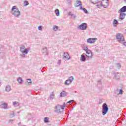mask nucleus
<instances>
[{
	"mask_svg": "<svg viewBox=\"0 0 126 126\" xmlns=\"http://www.w3.org/2000/svg\"><path fill=\"white\" fill-rule=\"evenodd\" d=\"M64 108H65V103L64 102L63 103V105L58 104L55 107L56 110H55V112L57 114H61V113L63 112Z\"/></svg>",
	"mask_w": 126,
	"mask_h": 126,
	"instance_id": "nucleus-2",
	"label": "nucleus"
},
{
	"mask_svg": "<svg viewBox=\"0 0 126 126\" xmlns=\"http://www.w3.org/2000/svg\"><path fill=\"white\" fill-rule=\"evenodd\" d=\"M86 56L87 57L88 59H92L93 55L92 53H91V50H88V51L86 52Z\"/></svg>",
	"mask_w": 126,
	"mask_h": 126,
	"instance_id": "nucleus-8",
	"label": "nucleus"
},
{
	"mask_svg": "<svg viewBox=\"0 0 126 126\" xmlns=\"http://www.w3.org/2000/svg\"><path fill=\"white\" fill-rule=\"evenodd\" d=\"M68 15L69 16H71V18H72L73 19H75V18H76V17H77V16H76V15L74 14L71 12H69L68 13Z\"/></svg>",
	"mask_w": 126,
	"mask_h": 126,
	"instance_id": "nucleus-13",
	"label": "nucleus"
},
{
	"mask_svg": "<svg viewBox=\"0 0 126 126\" xmlns=\"http://www.w3.org/2000/svg\"><path fill=\"white\" fill-rule=\"evenodd\" d=\"M71 102H74V100H69V101H68L67 102V104H70V103H71Z\"/></svg>",
	"mask_w": 126,
	"mask_h": 126,
	"instance_id": "nucleus-38",
	"label": "nucleus"
},
{
	"mask_svg": "<svg viewBox=\"0 0 126 126\" xmlns=\"http://www.w3.org/2000/svg\"><path fill=\"white\" fill-rule=\"evenodd\" d=\"M50 99H55V94L54 93H52L50 95Z\"/></svg>",
	"mask_w": 126,
	"mask_h": 126,
	"instance_id": "nucleus-25",
	"label": "nucleus"
},
{
	"mask_svg": "<svg viewBox=\"0 0 126 126\" xmlns=\"http://www.w3.org/2000/svg\"><path fill=\"white\" fill-rule=\"evenodd\" d=\"M17 103H18V102H17V101H14L13 102V105H16V104H17Z\"/></svg>",
	"mask_w": 126,
	"mask_h": 126,
	"instance_id": "nucleus-41",
	"label": "nucleus"
},
{
	"mask_svg": "<svg viewBox=\"0 0 126 126\" xmlns=\"http://www.w3.org/2000/svg\"><path fill=\"white\" fill-rule=\"evenodd\" d=\"M119 11L122 13H124V12H126V6H124L123 7H122L120 10Z\"/></svg>",
	"mask_w": 126,
	"mask_h": 126,
	"instance_id": "nucleus-18",
	"label": "nucleus"
},
{
	"mask_svg": "<svg viewBox=\"0 0 126 126\" xmlns=\"http://www.w3.org/2000/svg\"><path fill=\"white\" fill-rule=\"evenodd\" d=\"M98 84H101V80H100L98 81Z\"/></svg>",
	"mask_w": 126,
	"mask_h": 126,
	"instance_id": "nucleus-42",
	"label": "nucleus"
},
{
	"mask_svg": "<svg viewBox=\"0 0 126 126\" xmlns=\"http://www.w3.org/2000/svg\"><path fill=\"white\" fill-rule=\"evenodd\" d=\"M109 112V107H108V105L107 103H104L102 105V115L103 116H105L107 115V113Z\"/></svg>",
	"mask_w": 126,
	"mask_h": 126,
	"instance_id": "nucleus-3",
	"label": "nucleus"
},
{
	"mask_svg": "<svg viewBox=\"0 0 126 126\" xmlns=\"http://www.w3.org/2000/svg\"><path fill=\"white\" fill-rule=\"evenodd\" d=\"M58 29H59V27H58L57 26H54L53 27V30L54 31H57V30H58Z\"/></svg>",
	"mask_w": 126,
	"mask_h": 126,
	"instance_id": "nucleus-30",
	"label": "nucleus"
},
{
	"mask_svg": "<svg viewBox=\"0 0 126 126\" xmlns=\"http://www.w3.org/2000/svg\"><path fill=\"white\" fill-rule=\"evenodd\" d=\"M80 9L82 10H83L85 13H88V11L87 10V9H86L85 8H83L82 6H80Z\"/></svg>",
	"mask_w": 126,
	"mask_h": 126,
	"instance_id": "nucleus-20",
	"label": "nucleus"
},
{
	"mask_svg": "<svg viewBox=\"0 0 126 126\" xmlns=\"http://www.w3.org/2000/svg\"><path fill=\"white\" fill-rule=\"evenodd\" d=\"M96 40H97L96 38H88L87 40V43H89L90 44H94V43L96 42Z\"/></svg>",
	"mask_w": 126,
	"mask_h": 126,
	"instance_id": "nucleus-7",
	"label": "nucleus"
},
{
	"mask_svg": "<svg viewBox=\"0 0 126 126\" xmlns=\"http://www.w3.org/2000/svg\"><path fill=\"white\" fill-rule=\"evenodd\" d=\"M42 52L43 54H45V53H47V48H43L42 50Z\"/></svg>",
	"mask_w": 126,
	"mask_h": 126,
	"instance_id": "nucleus-31",
	"label": "nucleus"
},
{
	"mask_svg": "<svg viewBox=\"0 0 126 126\" xmlns=\"http://www.w3.org/2000/svg\"><path fill=\"white\" fill-rule=\"evenodd\" d=\"M74 79V78L73 77V76H70L69 77V79L68 80L69 81H70V82H72Z\"/></svg>",
	"mask_w": 126,
	"mask_h": 126,
	"instance_id": "nucleus-26",
	"label": "nucleus"
},
{
	"mask_svg": "<svg viewBox=\"0 0 126 126\" xmlns=\"http://www.w3.org/2000/svg\"><path fill=\"white\" fill-rule=\"evenodd\" d=\"M118 90H119V89H117V91H118Z\"/></svg>",
	"mask_w": 126,
	"mask_h": 126,
	"instance_id": "nucleus-46",
	"label": "nucleus"
},
{
	"mask_svg": "<svg viewBox=\"0 0 126 126\" xmlns=\"http://www.w3.org/2000/svg\"><path fill=\"white\" fill-rule=\"evenodd\" d=\"M10 90H11V87H10V86L9 85H6V86L5 87V91L8 93L10 92Z\"/></svg>",
	"mask_w": 126,
	"mask_h": 126,
	"instance_id": "nucleus-11",
	"label": "nucleus"
},
{
	"mask_svg": "<svg viewBox=\"0 0 126 126\" xmlns=\"http://www.w3.org/2000/svg\"><path fill=\"white\" fill-rule=\"evenodd\" d=\"M0 107L1 108H3L5 110H6L7 109V103L4 102L3 103L1 104Z\"/></svg>",
	"mask_w": 126,
	"mask_h": 126,
	"instance_id": "nucleus-14",
	"label": "nucleus"
},
{
	"mask_svg": "<svg viewBox=\"0 0 126 126\" xmlns=\"http://www.w3.org/2000/svg\"><path fill=\"white\" fill-rule=\"evenodd\" d=\"M62 63V61H61V60H59V63Z\"/></svg>",
	"mask_w": 126,
	"mask_h": 126,
	"instance_id": "nucleus-43",
	"label": "nucleus"
},
{
	"mask_svg": "<svg viewBox=\"0 0 126 126\" xmlns=\"http://www.w3.org/2000/svg\"><path fill=\"white\" fill-rule=\"evenodd\" d=\"M121 44H123L124 46H125L126 47V42H123V43H121Z\"/></svg>",
	"mask_w": 126,
	"mask_h": 126,
	"instance_id": "nucleus-40",
	"label": "nucleus"
},
{
	"mask_svg": "<svg viewBox=\"0 0 126 126\" xmlns=\"http://www.w3.org/2000/svg\"><path fill=\"white\" fill-rule=\"evenodd\" d=\"M38 30L41 31L42 30V26H39L38 27Z\"/></svg>",
	"mask_w": 126,
	"mask_h": 126,
	"instance_id": "nucleus-39",
	"label": "nucleus"
},
{
	"mask_svg": "<svg viewBox=\"0 0 126 126\" xmlns=\"http://www.w3.org/2000/svg\"><path fill=\"white\" fill-rule=\"evenodd\" d=\"M114 77L116 79H120V78L121 77V73L116 72L114 73Z\"/></svg>",
	"mask_w": 126,
	"mask_h": 126,
	"instance_id": "nucleus-12",
	"label": "nucleus"
},
{
	"mask_svg": "<svg viewBox=\"0 0 126 126\" xmlns=\"http://www.w3.org/2000/svg\"><path fill=\"white\" fill-rule=\"evenodd\" d=\"M118 23H119V22H118V20L116 19H114L113 22V25L114 27H117V26L118 25Z\"/></svg>",
	"mask_w": 126,
	"mask_h": 126,
	"instance_id": "nucleus-19",
	"label": "nucleus"
},
{
	"mask_svg": "<svg viewBox=\"0 0 126 126\" xmlns=\"http://www.w3.org/2000/svg\"><path fill=\"white\" fill-rule=\"evenodd\" d=\"M123 93H124V91H123V90H122V89H120L119 90V95H123Z\"/></svg>",
	"mask_w": 126,
	"mask_h": 126,
	"instance_id": "nucleus-34",
	"label": "nucleus"
},
{
	"mask_svg": "<svg viewBox=\"0 0 126 126\" xmlns=\"http://www.w3.org/2000/svg\"><path fill=\"white\" fill-rule=\"evenodd\" d=\"M14 116H15L14 112L11 111L10 114V117L14 118Z\"/></svg>",
	"mask_w": 126,
	"mask_h": 126,
	"instance_id": "nucleus-27",
	"label": "nucleus"
},
{
	"mask_svg": "<svg viewBox=\"0 0 126 126\" xmlns=\"http://www.w3.org/2000/svg\"><path fill=\"white\" fill-rule=\"evenodd\" d=\"M25 46L22 45L20 47V52L21 53H22L23 54H28V52H29V50H28V48H25Z\"/></svg>",
	"mask_w": 126,
	"mask_h": 126,
	"instance_id": "nucleus-5",
	"label": "nucleus"
},
{
	"mask_svg": "<svg viewBox=\"0 0 126 126\" xmlns=\"http://www.w3.org/2000/svg\"><path fill=\"white\" fill-rule=\"evenodd\" d=\"M22 54H20V57L22 58H25V54L24 53H22Z\"/></svg>",
	"mask_w": 126,
	"mask_h": 126,
	"instance_id": "nucleus-37",
	"label": "nucleus"
},
{
	"mask_svg": "<svg viewBox=\"0 0 126 126\" xmlns=\"http://www.w3.org/2000/svg\"><path fill=\"white\" fill-rule=\"evenodd\" d=\"M92 3H94V4H95V3H98L99 2L98 0H91Z\"/></svg>",
	"mask_w": 126,
	"mask_h": 126,
	"instance_id": "nucleus-24",
	"label": "nucleus"
},
{
	"mask_svg": "<svg viewBox=\"0 0 126 126\" xmlns=\"http://www.w3.org/2000/svg\"><path fill=\"white\" fill-rule=\"evenodd\" d=\"M55 13L57 16H60V10L58 9L55 10Z\"/></svg>",
	"mask_w": 126,
	"mask_h": 126,
	"instance_id": "nucleus-23",
	"label": "nucleus"
},
{
	"mask_svg": "<svg viewBox=\"0 0 126 126\" xmlns=\"http://www.w3.org/2000/svg\"><path fill=\"white\" fill-rule=\"evenodd\" d=\"M78 28L80 30H86L87 29V24L85 23H82L78 27Z\"/></svg>",
	"mask_w": 126,
	"mask_h": 126,
	"instance_id": "nucleus-6",
	"label": "nucleus"
},
{
	"mask_svg": "<svg viewBox=\"0 0 126 126\" xmlns=\"http://www.w3.org/2000/svg\"><path fill=\"white\" fill-rule=\"evenodd\" d=\"M27 82H28V84H31L32 83V80L31 79H29L27 80Z\"/></svg>",
	"mask_w": 126,
	"mask_h": 126,
	"instance_id": "nucleus-33",
	"label": "nucleus"
},
{
	"mask_svg": "<svg viewBox=\"0 0 126 126\" xmlns=\"http://www.w3.org/2000/svg\"><path fill=\"white\" fill-rule=\"evenodd\" d=\"M103 7H104V8H106V7H107V6H106V5H103Z\"/></svg>",
	"mask_w": 126,
	"mask_h": 126,
	"instance_id": "nucleus-44",
	"label": "nucleus"
},
{
	"mask_svg": "<svg viewBox=\"0 0 126 126\" xmlns=\"http://www.w3.org/2000/svg\"><path fill=\"white\" fill-rule=\"evenodd\" d=\"M116 67L117 68H118V69H120V68H121V64H120V63H117L116 64Z\"/></svg>",
	"mask_w": 126,
	"mask_h": 126,
	"instance_id": "nucleus-28",
	"label": "nucleus"
},
{
	"mask_svg": "<svg viewBox=\"0 0 126 126\" xmlns=\"http://www.w3.org/2000/svg\"><path fill=\"white\" fill-rule=\"evenodd\" d=\"M86 55V54L84 53L81 55L80 60L82 62H85V61H86V58H85Z\"/></svg>",
	"mask_w": 126,
	"mask_h": 126,
	"instance_id": "nucleus-16",
	"label": "nucleus"
},
{
	"mask_svg": "<svg viewBox=\"0 0 126 126\" xmlns=\"http://www.w3.org/2000/svg\"><path fill=\"white\" fill-rule=\"evenodd\" d=\"M18 81L20 84H22V82L23 81V80L22 79V78L19 77L18 78Z\"/></svg>",
	"mask_w": 126,
	"mask_h": 126,
	"instance_id": "nucleus-21",
	"label": "nucleus"
},
{
	"mask_svg": "<svg viewBox=\"0 0 126 126\" xmlns=\"http://www.w3.org/2000/svg\"><path fill=\"white\" fill-rule=\"evenodd\" d=\"M116 39L119 43H124L125 42V37L122 33H117L116 35Z\"/></svg>",
	"mask_w": 126,
	"mask_h": 126,
	"instance_id": "nucleus-4",
	"label": "nucleus"
},
{
	"mask_svg": "<svg viewBox=\"0 0 126 126\" xmlns=\"http://www.w3.org/2000/svg\"><path fill=\"white\" fill-rule=\"evenodd\" d=\"M82 6V4H81V2L79 0H76L75 3V6Z\"/></svg>",
	"mask_w": 126,
	"mask_h": 126,
	"instance_id": "nucleus-17",
	"label": "nucleus"
},
{
	"mask_svg": "<svg viewBox=\"0 0 126 126\" xmlns=\"http://www.w3.org/2000/svg\"><path fill=\"white\" fill-rule=\"evenodd\" d=\"M63 60H69L70 59V57H69V55H68V53L66 52H64L63 55Z\"/></svg>",
	"mask_w": 126,
	"mask_h": 126,
	"instance_id": "nucleus-10",
	"label": "nucleus"
},
{
	"mask_svg": "<svg viewBox=\"0 0 126 126\" xmlns=\"http://www.w3.org/2000/svg\"><path fill=\"white\" fill-rule=\"evenodd\" d=\"M71 83V82L70 81H69L68 80H66V81L64 82L65 85H69Z\"/></svg>",
	"mask_w": 126,
	"mask_h": 126,
	"instance_id": "nucleus-22",
	"label": "nucleus"
},
{
	"mask_svg": "<svg viewBox=\"0 0 126 126\" xmlns=\"http://www.w3.org/2000/svg\"><path fill=\"white\" fill-rule=\"evenodd\" d=\"M126 14L125 13H121L120 17L119 18V21H122V20H123V19H125L126 18Z\"/></svg>",
	"mask_w": 126,
	"mask_h": 126,
	"instance_id": "nucleus-9",
	"label": "nucleus"
},
{
	"mask_svg": "<svg viewBox=\"0 0 126 126\" xmlns=\"http://www.w3.org/2000/svg\"><path fill=\"white\" fill-rule=\"evenodd\" d=\"M83 49L84 51H85V52H87L90 50L89 49H88V47L87 46L83 47Z\"/></svg>",
	"mask_w": 126,
	"mask_h": 126,
	"instance_id": "nucleus-29",
	"label": "nucleus"
},
{
	"mask_svg": "<svg viewBox=\"0 0 126 126\" xmlns=\"http://www.w3.org/2000/svg\"><path fill=\"white\" fill-rule=\"evenodd\" d=\"M44 122L49 123V118L48 117L44 118Z\"/></svg>",
	"mask_w": 126,
	"mask_h": 126,
	"instance_id": "nucleus-35",
	"label": "nucleus"
},
{
	"mask_svg": "<svg viewBox=\"0 0 126 126\" xmlns=\"http://www.w3.org/2000/svg\"><path fill=\"white\" fill-rule=\"evenodd\" d=\"M100 6H103V4L102 3V2H100L99 4L96 5V7H97L98 8L100 7Z\"/></svg>",
	"mask_w": 126,
	"mask_h": 126,
	"instance_id": "nucleus-32",
	"label": "nucleus"
},
{
	"mask_svg": "<svg viewBox=\"0 0 126 126\" xmlns=\"http://www.w3.org/2000/svg\"><path fill=\"white\" fill-rule=\"evenodd\" d=\"M67 95V93L65 92L64 91H63L62 92L60 93V97H65Z\"/></svg>",
	"mask_w": 126,
	"mask_h": 126,
	"instance_id": "nucleus-15",
	"label": "nucleus"
},
{
	"mask_svg": "<svg viewBox=\"0 0 126 126\" xmlns=\"http://www.w3.org/2000/svg\"><path fill=\"white\" fill-rule=\"evenodd\" d=\"M124 1H125L126 2V0H124Z\"/></svg>",
	"mask_w": 126,
	"mask_h": 126,
	"instance_id": "nucleus-45",
	"label": "nucleus"
},
{
	"mask_svg": "<svg viewBox=\"0 0 126 126\" xmlns=\"http://www.w3.org/2000/svg\"><path fill=\"white\" fill-rule=\"evenodd\" d=\"M11 13L15 17L18 18L20 15H21V13H20V11H19V9L16 8V6H13L11 9Z\"/></svg>",
	"mask_w": 126,
	"mask_h": 126,
	"instance_id": "nucleus-1",
	"label": "nucleus"
},
{
	"mask_svg": "<svg viewBox=\"0 0 126 126\" xmlns=\"http://www.w3.org/2000/svg\"><path fill=\"white\" fill-rule=\"evenodd\" d=\"M24 6H26L29 4V3H28V1L26 0V1H24Z\"/></svg>",
	"mask_w": 126,
	"mask_h": 126,
	"instance_id": "nucleus-36",
	"label": "nucleus"
}]
</instances>
